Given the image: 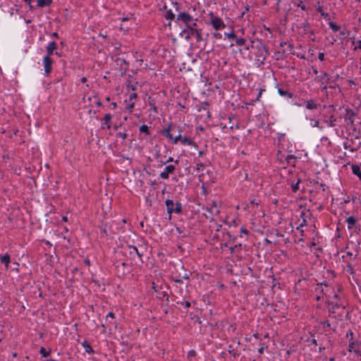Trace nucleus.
Listing matches in <instances>:
<instances>
[{"mask_svg": "<svg viewBox=\"0 0 361 361\" xmlns=\"http://www.w3.org/2000/svg\"><path fill=\"white\" fill-rule=\"evenodd\" d=\"M345 306L338 302H329V310L332 314H341L344 312Z\"/></svg>", "mask_w": 361, "mask_h": 361, "instance_id": "nucleus-1", "label": "nucleus"}, {"mask_svg": "<svg viewBox=\"0 0 361 361\" xmlns=\"http://www.w3.org/2000/svg\"><path fill=\"white\" fill-rule=\"evenodd\" d=\"M205 210L207 213H205L204 215L207 219H213L215 216H217L219 213V208L217 207L216 202H214L210 207H207Z\"/></svg>", "mask_w": 361, "mask_h": 361, "instance_id": "nucleus-2", "label": "nucleus"}, {"mask_svg": "<svg viewBox=\"0 0 361 361\" xmlns=\"http://www.w3.org/2000/svg\"><path fill=\"white\" fill-rule=\"evenodd\" d=\"M209 16L211 18V24L216 30L223 29L226 27L224 23L220 18L214 16L212 13H211Z\"/></svg>", "mask_w": 361, "mask_h": 361, "instance_id": "nucleus-3", "label": "nucleus"}, {"mask_svg": "<svg viewBox=\"0 0 361 361\" xmlns=\"http://www.w3.org/2000/svg\"><path fill=\"white\" fill-rule=\"evenodd\" d=\"M180 268L183 273L179 274L178 276H176V278H174V276H173V279L174 281L176 283H182V280L180 278L184 279H188L190 278V276L191 275V273L190 271L184 270L183 266L180 265Z\"/></svg>", "mask_w": 361, "mask_h": 361, "instance_id": "nucleus-4", "label": "nucleus"}, {"mask_svg": "<svg viewBox=\"0 0 361 361\" xmlns=\"http://www.w3.org/2000/svg\"><path fill=\"white\" fill-rule=\"evenodd\" d=\"M44 65V72L47 75H48L51 71V65L52 60L49 56H45L43 59Z\"/></svg>", "mask_w": 361, "mask_h": 361, "instance_id": "nucleus-5", "label": "nucleus"}, {"mask_svg": "<svg viewBox=\"0 0 361 361\" xmlns=\"http://www.w3.org/2000/svg\"><path fill=\"white\" fill-rule=\"evenodd\" d=\"M177 20H180L188 25L192 21V18L188 13H180L177 16Z\"/></svg>", "mask_w": 361, "mask_h": 361, "instance_id": "nucleus-6", "label": "nucleus"}, {"mask_svg": "<svg viewBox=\"0 0 361 361\" xmlns=\"http://www.w3.org/2000/svg\"><path fill=\"white\" fill-rule=\"evenodd\" d=\"M175 170V166L173 165L167 166L164 171L161 173L160 176L164 179H167L169 178V173H172Z\"/></svg>", "mask_w": 361, "mask_h": 361, "instance_id": "nucleus-7", "label": "nucleus"}, {"mask_svg": "<svg viewBox=\"0 0 361 361\" xmlns=\"http://www.w3.org/2000/svg\"><path fill=\"white\" fill-rule=\"evenodd\" d=\"M178 140H180L183 144L192 145V141L185 137H182L180 135L176 136L174 137V142L176 143Z\"/></svg>", "mask_w": 361, "mask_h": 361, "instance_id": "nucleus-8", "label": "nucleus"}, {"mask_svg": "<svg viewBox=\"0 0 361 361\" xmlns=\"http://www.w3.org/2000/svg\"><path fill=\"white\" fill-rule=\"evenodd\" d=\"M310 210H304L301 212L300 217L302 219V221L301 223H300L299 227H302L303 226L306 225V217L310 216Z\"/></svg>", "mask_w": 361, "mask_h": 361, "instance_id": "nucleus-9", "label": "nucleus"}, {"mask_svg": "<svg viewBox=\"0 0 361 361\" xmlns=\"http://www.w3.org/2000/svg\"><path fill=\"white\" fill-rule=\"evenodd\" d=\"M322 82V85L324 83H329L330 82V75L326 73H322V74L317 77Z\"/></svg>", "mask_w": 361, "mask_h": 361, "instance_id": "nucleus-10", "label": "nucleus"}, {"mask_svg": "<svg viewBox=\"0 0 361 361\" xmlns=\"http://www.w3.org/2000/svg\"><path fill=\"white\" fill-rule=\"evenodd\" d=\"M56 49V44L55 42H51L49 44L47 47V55L50 57V56L53 54V51Z\"/></svg>", "mask_w": 361, "mask_h": 361, "instance_id": "nucleus-11", "label": "nucleus"}, {"mask_svg": "<svg viewBox=\"0 0 361 361\" xmlns=\"http://www.w3.org/2000/svg\"><path fill=\"white\" fill-rule=\"evenodd\" d=\"M190 34L192 37H195V39L197 42H200L202 40V35L199 30L191 27V33Z\"/></svg>", "mask_w": 361, "mask_h": 361, "instance_id": "nucleus-12", "label": "nucleus"}, {"mask_svg": "<svg viewBox=\"0 0 361 361\" xmlns=\"http://www.w3.org/2000/svg\"><path fill=\"white\" fill-rule=\"evenodd\" d=\"M166 205L167 208L168 213L171 214L173 212L174 203L173 200H167L166 201Z\"/></svg>", "mask_w": 361, "mask_h": 361, "instance_id": "nucleus-13", "label": "nucleus"}, {"mask_svg": "<svg viewBox=\"0 0 361 361\" xmlns=\"http://www.w3.org/2000/svg\"><path fill=\"white\" fill-rule=\"evenodd\" d=\"M357 220L353 216H349L346 219V222L348 223V227L349 229L352 228V227L355 224Z\"/></svg>", "mask_w": 361, "mask_h": 361, "instance_id": "nucleus-14", "label": "nucleus"}, {"mask_svg": "<svg viewBox=\"0 0 361 361\" xmlns=\"http://www.w3.org/2000/svg\"><path fill=\"white\" fill-rule=\"evenodd\" d=\"M37 6L39 7H44L46 6H49L52 2V0H37Z\"/></svg>", "mask_w": 361, "mask_h": 361, "instance_id": "nucleus-15", "label": "nucleus"}, {"mask_svg": "<svg viewBox=\"0 0 361 361\" xmlns=\"http://www.w3.org/2000/svg\"><path fill=\"white\" fill-rule=\"evenodd\" d=\"M317 106L318 105L312 99L307 102L306 107L308 109H315L317 108Z\"/></svg>", "mask_w": 361, "mask_h": 361, "instance_id": "nucleus-16", "label": "nucleus"}, {"mask_svg": "<svg viewBox=\"0 0 361 361\" xmlns=\"http://www.w3.org/2000/svg\"><path fill=\"white\" fill-rule=\"evenodd\" d=\"M1 261L2 263L5 264L6 268L8 267V264L10 263V256L8 254H6L1 258Z\"/></svg>", "mask_w": 361, "mask_h": 361, "instance_id": "nucleus-17", "label": "nucleus"}, {"mask_svg": "<svg viewBox=\"0 0 361 361\" xmlns=\"http://www.w3.org/2000/svg\"><path fill=\"white\" fill-rule=\"evenodd\" d=\"M352 169H353V173L357 175L361 180V170L359 168V166L353 165L352 167Z\"/></svg>", "mask_w": 361, "mask_h": 361, "instance_id": "nucleus-18", "label": "nucleus"}, {"mask_svg": "<svg viewBox=\"0 0 361 361\" xmlns=\"http://www.w3.org/2000/svg\"><path fill=\"white\" fill-rule=\"evenodd\" d=\"M111 118V116L109 114H106L104 118V124L106 125V127L109 129L111 127V123H110Z\"/></svg>", "mask_w": 361, "mask_h": 361, "instance_id": "nucleus-19", "label": "nucleus"}, {"mask_svg": "<svg viewBox=\"0 0 361 361\" xmlns=\"http://www.w3.org/2000/svg\"><path fill=\"white\" fill-rule=\"evenodd\" d=\"M149 197H147L145 195H144V196L145 197L146 203L147 204V205L151 206L152 203L153 202L154 195L149 194Z\"/></svg>", "mask_w": 361, "mask_h": 361, "instance_id": "nucleus-20", "label": "nucleus"}, {"mask_svg": "<svg viewBox=\"0 0 361 361\" xmlns=\"http://www.w3.org/2000/svg\"><path fill=\"white\" fill-rule=\"evenodd\" d=\"M279 93L281 96H288L289 98H291L293 94L287 91L283 90L282 89H279L278 90Z\"/></svg>", "mask_w": 361, "mask_h": 361, "instance_id": "nucleus-21", "label": "nucleus"}, {"mask_svg": "<svg viewBox=\"0 0 361 361\" xmlns=\"http://www.w3.org/2000/svg\"><path fill=\"white\" fill-rule=\"evenodd\" d=\"M128 250H133V252H135V255H137L139 257H142V254H140L139 252V251L137 250V247H135L134 246H132V245H128Z\"/></svg>", "mask_w": 361, "mask_h": 361, "instance_id": "nucleus-22", "label": "nucleus"}, {"mask_svg": "<svg viewBox=\"0 0 361 361\" xmlns=\"http://www.w3.org/2000/svg\"><path fill=\"white\" fill-rule=\"evenodd\" d=\"M228 353L230 354H232L233 357H235V355H237V350L235 349L231 345L228 346Z\"/></svg>", "mask_w": 361, "mask_h": 361, "instance_id": "nucleus-23", "label": "nucleus"}, {"mask_svg": "<svg viewBox=\"0 0 361 361\" xmlns=\"http://www.w3.org/2000/svg\"><path fill=\"white\" fill-rule=\"evenodd\" d=\"M181 204L180 202L176 203V207L173 208V212L176 213H180L181 212Z\"/></svg>", "mask_w": 361, "mask_h": 361, "instance_id": "nucleus-24", "label": "nucleus"}, {"mask_svg": "<svg viewBox=\"0 0 361 361\" xmlns=\"http://www.w3.org/2000/svg\"><path fill=\"white\" fill-rule=\"evenodd\" d=\"M140 131L141 133H145L146 134H149L148 127L146 125H142L140 127Z\"/></svg>", "mask_w": 361, "mask_h": 361, "instance_id": "nucleus-25", "label": "nucleus"}, {"mask_svg": "<svg viewBox=\"0 0 361 361\" xmlns=\"http://www.w3.org/2000/svg\"><path fill=\"white\" fill-rule=\"evenodd\" d=\"M39 352L42 354V357H47L50 353V352H47L44 347H42L40 348Z\"/></svg>", "mask_w": 361, "mask_h": 361, "instance_id": "nucleus-26", "label": "nucleus"}, {"mask_svg": "<svg viewBox=\"0 0 361 361\" xmlns=\"http://www.w3.org/2000/svg\"><path fill=\"white\" fill-rule=\"evenodd\" d=\"M317 11H318L321 13V15H322V16H324V18H329V13L323 12L322 8L321 6H319V7L317 8Z\"/></svg>", "mask_w": 361, "mask_h": 361, "instance_id": "nucleus-27", "label": "nucleus"}, {"mask_svg": "<svg viewBox=\"0 0 361 361\" xmlns=\"http://www.w3.org/2000/svg\"><path fill=\"white\" fill-rule=\"evenodd\" d=\"M165 17L167 18V19H173L175 16L174 14L172 13V11L171 10L168 11L166 12V14L165 16Z\"/></svg>", "mask_w": 361, "mask_h": 361, "instance_id": "nucleus-28", "label": "nucleus"}, {"mask_svg": "<svg viewBox=\"0 0 361 361\" xmlns=\"http://www.w3.org/2000/svg\"><path fill=\"white\" fill-rule=\"evenodd\" d=\"M163 134L166 136V137H169V138L171 139H173V135L172 134L170 133V128H168V129H166L163 131Z\"/></svg>", "mask_w": 361, "mask_h": 361, "instance_id": "nucleus-29", "label": "nucleus"}, {"mask_svg": "<svg viewBox=\"0 0 361 361\" xmlns=\"http://www.w3.org/2000/svg\"><path fill=\"white\" fill-rule=\"evenodd\" d=\"M300 179H298L295 184H293L291 185L292 190H293V192H295L296 191H298V184L300 183Z\"/></svg>", "mask_w": 361, "mask_h": 361, "instance_id": "nucleus-30", "label": "nucleus"}, {"mask_svg": "<svg viewBox=\"0 0 361 361\" xmlns=\"http://www.w3.org/2000/svg\"><path fill=\"white\" fill-rule=\"evenodd\" d=\"M329 26L334 31H338L339 30V26L332 22L329 23Z\"/></svg>", "mask_w": 361, "mask_h": 361, "instance_id": "nucleus-31", "label": "nucleus"}, {"mask_svg": "<svg viewBox=\"0 0 361 361\" xmlns=\"http://www.w3.org/2000/svg\"><path fill=\"white\" fill-rule=\"evenodd\" d=\"M196 355V353L194 350H190L189 352H188V359H192V357H194Z\"/></svg>", "mask_w": 361, "mask_h": 361, "instance_id": "nucleus-32", "label": "nucleus"}, {"mask_svg": "<svg viewBox=\"0 0 361 361\" xmlns=\"http://www.w3.org/2000/svg\"><path fill=\"white\" fill-rule=\"evenodd\" d=\"M347 114H348V115L349 116V119L350 121V123H353L354 121L353 120V116L355 115L354 112H353L352 111L347 110Z\"/></svg>", "mask_w": 361, "mask_h": 361, "instance_id": "nucleus-33", "label": "nucleus"}, {"mask_svg": "<svg viewBox=\"0 0 361 361\" xmlns=\"http://www.w3.org/2000/svg\"><path fill=\"white\" fill-rule=\"evenodd\" d=\"M245 39H243V38H240V39H237L235 42H236V44H237L238 45H239V46H242V45H243V44H245Z\"/></svg>", "mask_w": 361, "mask_h": 361, "instance_id": "nucleus-34", "label": "nucleus"}, {"mask_svg": "<svg viewBox=\"0 0 361 361\" xmlns=\"http://www.w3.org/2000/svg\"><path fill=\"white\" fill-rule=\"evenodd\" d=\"M225 35H226L228 37V38H229V39H234V38H235V37H236V36H235V35L234 34V32H230V33H226Z\"/></svg>", "mask_w": 361, "mask_h": 361, "instance_id": "nucleus-35", "label": "nucleus"}, {"mask_svg": "<svg viewBox=\"0 0 361 361\" xmlns=\"http://www.w3.org/2000/svg\"><path fill=\"white\" fill-rule=\"evenodd\" d=\"M127 89H128V91L129 90L134 91L136 89V85H135L129 84V85H127Z\"/></svg>", "mask_w": 361, "mask_h": 361, "instance_id": "nucleus-36", "label": "nucleus"}, {"mask_svg": "<svg viewBox=\"0 0 361 361\" xmlns=\"http://www.w3.org/2000/svg\"><path fill=\"white\" fill-rule=\"evenodd\" d=\"M85 347L87 353H90L93 352L92 347L89 344H87L86 345H85Z\"/></svg>", "mask_w": 361, "mask_h": 361, "instance_id": "nucleus-37", "label": "nucleus"}, {"mask_svg": "<svg viewBox=\"0 0 361 361\" xmlns=\"http://www.w3.org/2000/svg\"><path fill=\"white\" fill-rule=\"evenodd\" d=\"M137 98V94L133 92L130 94L129 96V101L131 102L133 99H135Z\"/></svg>", "mask_w": 361, "mask_h": 361, "instance_id": "nucleus-38", "label": "nucleus"}, {"mask_svg": "<svg viewBox=\"0 0 361 361\" xmlns=\"http://www.w3.org/2000/svg\"><path fill=\"white\" fill-rule=\"evenodd\" d=\"M109 319H114V313H112V312H109V313L107 314V316H106V321H108V320H109Z\"/></svg>", "mask_w": 361, "mask_h": 361, "instance_id": "nucleus-39", "label": "nucleus"}, {"mask_svg": "<svg viewBox=\"0 0 361 361\" xmlns=\"http://www.w3.org/2000/svg\"><path fill=\"white\" fill-rule=\"evenodd\" d=\"M354 346H355V344L353 343H350V345H349V351L351 352V351L353 350L354 352H357V350L355 349Z\"/></svg>", "mask_w": 361, "mask_h": 361, "instance_id": "nucleus-40", "label": "nucleus"}, {"mask_svg": "<svg viewBox=\"0 0 361 361\" xmlns=\"http://www.w3.org/2000/svg\"><path fill=\"white\" fill-rule=\"evenodd\" d=\"M116 62L118 64H120V65H121L123 63L127 64V62L124 59H117Z\"/></svg>", "mask_w": 361, "mask_h": 361, "instance_id": "nucleus-41", "label": "nucleus"}, {"mask_svg": "<svg viewBox=\"0 0 361 361\" xmlns=\"http://www.w3.org/2000/svg\"><path fill=\"white\" fill-rule=\"evenodd\" d=\"M298 7H300L302 10L305 11L306 10V7L300 1L299 4H298Z\"/></svg>", "mask_w": 361, "mask_h": 361, "instance_id": "nucleus-42", "label": "nucleus"}, {"mask_svg": "<svg viewBox=\"0 0 361 361\" xmlns=\"http://www.w3.org/2000/svg\"><path fill=\"white\" fill-rule=\"evenodd\" d=\"M134 108V102H132L130 103V104H128V106H127V109L131 111L132 109Z\"/></svg>", "mask_w": 361, "mask_h": 361, "instance_id": "nucleus-43", "label": "nucleus"}, {"mask_svg": "<svg viewBox=\"0 0 361 361\" xmlns=\"http://www.w3.org/2000/svg\"><path fill=\"white\" fill-rule=\"evenodd\" d=\"M319 59L320 61H323L324 59V54L323 53L319 54Z\"/></svg>", "mask_w": 361, "mask_h": 361, "instance_id": "nucleus-44", "label": "nucleus"}, {"mask_svg": "<svg viewBox=\"0 0 361 361\" xmlns=\"http://www.w3.org/2000/svg\"><path fill=\"white\" fill-rule=\"evenodd\" d=\"M240 231H241V233H245V235H248V233H249V231L247 230H246L245 228H242Z\"/></svg>", "mask_w": 361, "mask_h": 361, "instance_id": "nucleus-45", "label": "nucleus"}, {"mask_svg": "<svg viewBox=\"0 0 361 361\" xmlns=\"http://www.w3.org/2000/svg\"><path fill=\"white\" fill-rule=\"evenodd\" d=\"M102 231L103 233H104L106 235H107V230H106V226H103Z\"/></svg>", "mask_w": 361, "mask_h": 361, "instance_id": "nucleus-46", "label": "nucleus"}, {"mask_svg": "<svg viewBox=\"0 0 361 361\" xmlns=\"http://www.w3.org/2000/svg\"><path fill=\"white\" fill-rule=\"evenodd\" d=\"M214 37L216 39L221 38V35L220 33H214Z\"/></svg>", "mask_w": 361, "mask_h": 361, "instance_id": "nucleus-47", "label": "nucleus"}, {"mask_svg": "<svg viewBox=\"0 0 361 361\" xmlns=\"http://www.w3.org/2000/svg\"><path fill=\"white\" fill-rule=\"evenodd\" d=\"M361 49V40L357 42V45L355 47V49Z\"/></svg>", "mask_w": 361, "mask_h": 361, "instance_id": "nucleus-48", "label": "nucleus"}, {"mask_svg": "<svg viewBox=\"0 0 361 361\" xmlns=\"http://www.w3.org/2000/svg\"><path fill=\"white\" fill-rule=\"evenodd\" d=\"M126 252H128L130 255H135V252H133V250H128V248L127 247V250Z\"/></svg>", "mask_w": 361, "mask_h": 361, "instance_id": "nucleus-49", "label": "nucleus"}, {"mask_svg": "<svg viewBox=\"0 0 361 361\" xmlns=\"http://www.w3.org/2000/svg\"><path fill=\"white\" fill-rule=\"evenodd\" d=\"M84 262L85 263V264H87V266H90V262L88 259H85Z\"/></svg>", "mask_w": 361, "mask_h": 361, "instance_id": "nucleus-50", "label": "nucleus"}, {"mask_svg": "<svg viewBox=\"0 0 361 361\" xmlns=\"http://www.w3.org/2000/svg\"><path fill=\"white\" fill-rule=\"evenodd\" d=\"M185 307H188H188H190V302H188V301H186V302H185Z\"/></svg>", "mask_w": 361, "mask_h": 361, "instance_id": "nucleus-51", "label": "nucleus"}, {"mask_svg": "<svg viewBox=\"0 0 361 361\" xmlns=\"http://www.w3.org/2000/svg\"><path fill=\"white\" fill-rule=\"evenodd\" d=\"M313 121V126H318L319 121Z\"/></svg>", "mask_w": 361, "mask_h": 361, "instance_id": "nucleus-52", "label": "nucleus"}, {"mask_svg": "<svg viewBox=\"0 0 361 361\" xmlns=\"http://www.w3.org/2000/svg\"><path fill=\"white\" fill-rule=\"evenodd\" d=\"M279 236H281V237H284V236H288V235H290V233L289 232H288V234H277Z\"/></svg>", "mask_w": 361, "mask_h": 361, "instance_id": "nucleus-53", "label": "nucleus"}, {"mask_svg": "<svg viewBox=\"0 0 361 361\" xmlns=\"http://www.w3.org/2000/svg\"><path fill=\"white\" fill-rule=\"evenodd\" d=\"M81 82H82V83L86 82H87V78H86L85 77L82 78H81Z\"/></svg>", "mask_w": 361, "mask_h": 361, "instance_id": "nucleus-54", "label": "nucleus"}, {"mask_svg": "<svg viewBox=\"0 0 361 361\" xmlns=\"http://www.w3.org/2000/svg\"><path fill=\"white\" fill-rule=\"evenodd\" d=\"M51 36L54 37H59V35H58L57 32H53Z\"/></svg>", "mask_w": 361, "mask_h": 361, "instance_id": "nucleus-55", "label": "nucleus"}, {"mask_svg": "<svg viewBox=\"0 0 361 361\" xmlns=\"http://www.w3.org/2000/svg\"><path fill=\"white\" fill-rule=\"evenodd\" d=\"M320 187H322V190H323V191H324V190H325V185H324V184L321 183V184H320Z\"/></svg>", "mask_w": 361, "mask_h": 361, "instance_id": "nucleus-56", "label": "nucleus"}, {"mask_svg": "<svg viewBox=\"0 0 361 361\" xmlns=\"http://www.w3.org/2000/svg\"><path fill=\"white\" fill-rule=\"evenodd\" d=\"M152 288L154 289V290L155 292H157V289H156V286H155V284H154V282L152 283Z\"/></svg>", "mask_w": 361, "mask_h": 361, "instance_id": "nucleus-57", "label": "nucleus"}, {"mask_svg": "<svg viewBox=\"0 0 361 361\" xmlns=\"http://www.w3.org/2000/svg\"><path fill=\"white\" fill-rule=\"evenodd\" d=\"M258 351H259V353H263L264 348H262V347L260 348Z\"/></svg>", "mask_w": 361, "mask_h": 361, "instance_id": "nucleus-58", "label": "nucleus"}, {"mask_svg": "<svg viewBox=\"0 0 361 361\" xmlns=\"http://www.w3.org/2000/svg\"><path fill=\"white\" fill-rule=\"evenodd\" d=\"M62 220H63V221H68V218H67V216H63V217H62Z\"/></svg>", "mask_w": 361, "mask_h": 361, "instance_id": "nucleus-59", "label": "nucleus"}, {"mask_svg": "<svg viewBox=\"0 0 361 361\" xmlns=\"http://www.w3.org/2000/svg\"><path fill=\"white\" fill-rule=\"evenodd\" d=\"M283 242L284 243H287L288 242H289V239L288 238H286L283 239Z\"/></svg>", "mask_w": 361, "mask_h": 361, "instance_id": "nucleus-60", "label": "nucleus"}, {"mask_svg": "<svg viewBox=\"0 0 361 361\" xmlns=\"http://www.w3.org/2000/svg\"><path fill=\"white\" fill-rule=\"evenodd\" d=\"M121 30H124V31H127L128 30V27H126V28H123V27H120Z\"/></svg>", "mask_w": 361, "mask_h": 361, "instance_id": "nucleus-61", "label": "nucleus"}, {"mask_svg": "<svg viewBox=\"0 0 361 361\" xmlns=\"http://www.w3.org/2000/svg\"><path fill=\"white\" fill-rule=\"evenodd\" d=\"M312 343H313L314 344H315V345H317V340H316V339H313V340H312Z\"/></svg>", "mask_w": 361, "mask_h": 361, "instance_id": "nucleus-62", "label": "nucleus"}, {"mask_svg": "<svg viewBox=\"0 0 361 361\" xmlns=\"http://www.w3.org/2000/svg\"><path fill=\"white\" fill-rule=\"evenodd\" d=\"M173 160V159L171 157H170L167 161L166 162H169V161H171Z\"/></svg>", "mask_w": 361, "mask_h": 361, "instance_id": "nucleus-63", "label": "nucleus"}, {"mask_svg": "<svg viewBox=\"0 0 361 361\" xmlns=\"http://www.w3.org/2000/svg\"><path fill=\"white\" fill-rule=\"evenodd\" d=\"M120 47H121V44H119V43H118V45H116V49H119V48H120Z\"/></svg>", "mask_w": 361, "mask_h": 361, "instance_id": "nucleus-64", "label": "nucleus"}]
</instances>
